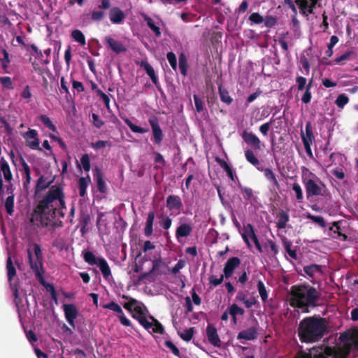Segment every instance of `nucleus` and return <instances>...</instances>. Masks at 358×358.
<instances>
[{
	"mask_svg": "<svg viewBox=\"0 0 358 358\" xmlns=\"http://www.w3.org/2000/svg\"><path fill=\"white\" fill-rule=\"evenodd\" d=\"M172 220L168 216H163L159 222V225L164 229H169L171 227Z\"/></svg>",
	"mask_w": 358,
	"mask_h": 358,
	"instance_id": "obj_62",
	"label": "nucleus"
},
{
	"mask_svg": "<svg viewBox=\"0 0 358 358\" xmlns=\"http://www.w3.org/2000/svg\"><path fill=\"white\" fill-rule=\"evenodd\" d=\"M109 18L113 24H120L125 18V15L120 8L113 7L109 11Z\"/></svg>",
	"mask_w": 358,
	"mask_h": 358,
	"instance_id": "obj_22",
	"label": "nucleus"
},
{
	"mask_svg": "<svg viewBox=\"0 0 358 358\" xmlns=\"http://www.w3.org/2000/svg\"><path fill=\"white\" fill-rule=\"evenodd\" d=\"M338 340L335 346L322 344L311 348L308 352L299 350L294 358H348L352 351L358 350V329L341 333Z\"/></svg>",
	"mask_w": 358,
	"mask_h": 358,
	"instance_id": "obj_2",
	"label": "nucleus"
},
{
	"mask_svg": "<svg viewBox=\"0 0 358 358\" xmlns=\"http://www.w3.org/2000/svg\"><path fill=\"white\" fill-rule=\"evenodd\" d=\"M65 194L60 185H54L43 196L37 200L30 217V222L38 227H50L52 229L64 226L62 220H55L59 216L65 217Z\"/></svg>",
	"mask_w": 358,
	"mask_h": 358,
	"instance_id": "obj_1",
	"label": "nucleus"
},
{
	"mask_svg": "<svg viewBox=\"0 0 358 358\" xmlns=\"http://www.w3.org/2000/svg\"><path fill=\"white\" fill-rule=\"evenodd\" d=\"M306 217L309 220H311L314 222L317 223L321 227H322V228L326 227V222H325V220L323 218V217L313 215L311 213H308L306 215Z\"/></svg>",
	"mask_w": 358,
	"mask_h": 358,
	"instance_id": "obj_47",
	"label": "nucleus"
},
{
	"mask_svg": "<svg viewBox=\"0 0 358 358\" xmlns=\"http://www.w3.org/2000/svg\"><path fill=\"white\" fill-rule=\"evenodd\" d=\"M238 187L241 189V191L244 194V199L250 201L252 198L253 190L251 188L244 187L241 185L238 186Z\"/></svg>",
	"mask_w": 358,
	"mask_h": 358,
	"instance_id": "obj_57",
	"label": "nucleus"
},
{
	"mask_svg": "<svg viewBox=\"0 0 358 358\" xmlns=\"http://www.w3.org/2000/svg\"><path fill=\"white\" fill-rule=\"evenodd\" d=\"M72 38L80 45H85L86 41L83 33L78 29H75L71 32Z\"/></svg>",
	"mask_w": 358,
	"mask_h": 358,
	"instance_id": "obj_44",
	"label": "nucleus"
},
{
	"mask_svg": "<svg viewBox=\"0 0 358 358\" xmlns=\"http://www.w3.org/2000/svg\"><path fill=\"white\" fill-rule=\"evenodd\" d=\"M5 208L8 214L13 215L14 212V194H12L6 198Z\"/></svg>",
	"mask_w": 358,
	"mask_h": 358,
	"instance_id": "obj_45",
	"label": "nucleus"
},
{
	"mask_svg": "<svg viewBox=\"0 0 358 358\" xmlns=\"http://www.w3.org/2000/svg\"><path fill=\"white\" fill-rule=\"evenodd\" d=\"M23 136L31 149L42 150L39 147V139L38 138V132L36 130L29 129L24 134Z\"/></svg>",
	"mask_w": 358,
	"mask_h": 358,
	"instance_id": "obj_13",
	"label": "nucleus"
},
{
	"mask_svg": "<svg viewBox=\"0 0 358 358\" xmlns=\"http://www.w3.org/2000/svg\"><path fill=\"white\" fill-rule=\"evenodd\" d=\"M148 312L147 308L142 303H139L138 306L134 307L132 317L136 319L138 322L141 318L147 317L146 313Z\"/></svg>",
	"mask_w": 358,
	"mask_h": 358,
	"instance_id": "obj_28",
	"label": "nucleus"
},
{
	"mask_svg": "<svg viewBox=\"0 0 358 358\" xmlns=\"http://www.w3.org/2000/svg\"><path fill=\"white\" fill-rule=\"evenodd\" d=\"M264 248L268 251L270 250L273 253V256H275L278 253V249L275 243L272 240H267L264 244Z\"/></svg>",
	"mask_w": 358,
	"mask_h": 358,
	"instance_id": "obj_50",
	"label": "nucleus"
},
{
	"mask_svg": "<svg viewBox=\"0 0 358 358\" xmlns=\"http://www.w3.org/2000/svg\"><path fill=\"white\" fill-rule=\"evenodd\" d=\"M148 122L152 128V141L154 144L160 145L163 141L164 134L159 124L158 118L152 115L149 117Z\"/></svg>",
	"mask_w": 358,
	"mask_h": 358,
	"instance_id": "obj_9",
	"label": "nucleus"
},
{
	"mask_svg": "<svg viewBox=\"0 0 358 358\" xmlns=\"http://www.w3.org/2000/svg\"><path fill=\"white\" fill-rule=\"evenodd\" d=\"M97 95L103 100L106 107L108 110H110V98L109 96L102 92L100 89L96 90Z\"/></svg>",
	"mask_w": 358,
	"mask_h": 358,
	"instance_id": "obj_61",
	"label": "nucleus"
},
{
	"mask_svg": "<svg viewBox=\"0 0 358 358\" xmlns=\"http://www.w3.org/2000/svg\"><path fill=\"white\" fill-rule=\"evenodd\" d=\"M40 120L43 122V124L48 128L50 130L52 131H57V128L52 122L51 120L46 115H41Z\"/></svg>",
	"mask_w": 358,
	"mask_h": 358,
	"instance_id": "obj_46",
	"label": "nucleus"
},
{
	"mask_svg": "<svg viewBox=\"0 0 358 358\" xmlns=\"http://www.w3.org/2000/svg\"><path fill=\"white\" fill-rule=\"evenodd\" d=\"M103 307V308L109 309L118 313L120 322L122 325L132 327L131 321L125 317L122 308L117 303L110 301V303L104 305Z\"/></svg>",
	"mask_w": 358,
	"mask_h": 358,
	"instance_id": "obj_11",
	"label": "nucleus"
},
{
	"mask_svg": "<svg viewBox=\"0 0 358 358\" xmlns=\"http://www.w3.org/2000/svg\"><path fill=\"white\" fill-rule=\"evenodd\" d=\"M352 53V52L350 51L344 53L343 55H341L340 57L336 58L334 60L330 61L329 62L327 63V64L334 65L336 64H340V63H342L343 62L348 60L350 59Z\"/></svg>",
	"mask_w": 358,
	"mask_h": 358,
	"instance_id": "obj_52",
	"label": "nucleus"
},
{
	"mask_svg": "<svg viewBox=\"0 0 358 358\" xmlns=\"http://www.w3.org/2000/svg\"><path fill=\"white\" fill-rule=\"evenodd\" d=\"M305 129V134L303 132H301V139L303 143H313V141H315V136L313 131L312 124L310 121L306 122Z\"/></svg>",
	"mask_w": 358,
	"mask_h": 358,
	"instance_id": "obj_25",
	"label": "nucleus"
},
{
	"mask_svg": "<svg viewBox=\"0 0 358 358\" xmlns=\"http://www.w3.org/2000/svg\"><path fill=\"white\" fill-rule=\"evenodd\" d=\"M1 51L2 52L3 57L0 58V63L3 70L6 71L10 62L9 54L5 48H1Z\"/></svg>",
	"mask_w": 358,
	"mask_h": 358,
	"instance_id": "obj_40",
	"label": "nucleus"
},
{
	"mask_svg": "<svg viewBox=\"0 0 358 358\" xmlns=\"http://www.w3.org/2000/svg\"><path fill=\"white\" fill-rule=\"evenodd\" d=\"M303 271L310 278H314L316 274L322 272L321 266L316 264L305 266Z\"/></svg>",
	"mask_w": 358,
	"mask_h": 358,
	"instance_id": "obj_36",
	"label": "nucleus"
},
{
	"mask_svg": "<svg viewBox=\"0 0 358 358\" xmlns=\"http://www.w3.org/2000/svg\"><path fill=\"white\" fill-rule=\"evenodd\" d=\"M0 83L3 88L7 90H13L14 88L13 83L10 77H0Z\"/></svg>",
	"mask_w": 358,
	"mask_h": 358,
	"instance_id": "obj_51",
	"label": "nucleus"
},
{
	"mask_svg": "<svg viewBox=\"0 0 358 358\" xmlns=\"http://www.w3.org/2000/svg\"><path fill=\"white\" fill-rule=\"evenodd\" d=\"M63 310L64 315L68 323L73 327L75 328V319L78 317V312L74 304H64Z\"/></svg>",
	"mask_w": 358,
	"mask_h": 358,
	"instance_id": "obj_16",
	"label": "nucleus"
},
{
	"mask_svg": "<svg viewBox=\"0 0 358 358\" xmlns=\"http://www.w3.org/2000/svg\"><path fill=\"white\" fill-rule=\"evenodd\" d=\"M249 20H250L251 22H252L255 24H262V22H264V19L263 16H262L259 13H253L250 15Z\"/></svg>",
	"mask_w": 358,
	"mask_h": 358,
	"instance_id": "obj_63",
	"label": "nucleus"
},
{
	"mask_svg": "<svg viewBox=\"0 0 358 358\" xmlns=\"http://www.w3.org/2000/svg\"><path fill=\"white\" fill-rule=\"evenodd\" d=\"M155 212L150 211L148 214V217L146 219L145 227L144 228V235L146 237H150L152 236L153 233V224L155 220Z\"/></svg>",
	"mask_w": 358,
	"mask_h": 358,
	"instance_id": "obj_27",
	"label": "nucleus"
},
{
	"mask_svg": "<svg viewBox=\"0 0 358 358\" xmlns=\"http://www.w3.org/2000/svg\"><path fill=\"white\" fill-rule=\"evenodd\" d=\"M83 256L85 262L89 265L93 266L98 264L99 257H96L92 252L84 251L83 252Z\"/></svg>",
	"mask_w": 358,
	"mask_h": 358,
	"instance_id": "obj_38",
	"label": "nucleus"
},
{
	"mask_svg": "<svg viewBox=\"0 0 358 358\" xmlns=\"http://www.w3.org/2000/svg\"><path fill=\"white\" fill-rule=\"evenodd\" d=\"M105 12L101 10H93L91 13V19L95 22H99L103 19Z\"/></svg>",
	"mask_w": 358,
	"mask_h": 358,
	"instance_id": "obj_59",
	"label": "nucleus"
},
{
	"mask_svg": "<svg viewBox=\"0 0 358 358\" xmlns=\"http://www.w3.org/2000/svg\"><path fill=\"white\" fill-rule=\"evenodd\" d=\"M303 182L308 198L324 194L325 185L320 179L308 169L303 173Z\"/></svg>",
	"mask_w": 358,
	"mask_h": 358,
	"instance_id": "obj_7",
	"label": "nucleus"
},
{
	"mask_svg": "<svg viewBox=\"0 0 358 358\" xmlns=\"http://www.w3.org/2000/svg\"><path fill=\"white\" fill-rule=\"evenodd\" d=\"M331 231L330 236L333 238H336L340 241H345L347 240L348 236L341 231L340 222H334L332 226L329 227Z\"/></svg>",
	"mask_w": 358,
	"mask_h": 358,
	"instance_id": "obj_23",
	"label": "nucleus"
},
{
	"mask_svg": "<svg viewBox=\"0 0 358 358\" xmlns=\"http://www.w3.org/2000/svg\"><path fill=\"white\" fill-rule=\"evenodd\" d=\"M179 69L181 73L185 76L187 72V59L182 53L179 56Z\"/></svg>",
	"mask_w": 358,
	"mask_h": 358,
	"instance_id": "obj_49",
	"label": "nucleus"
},
{
	"mask_svg": "<svg viewBox=\"0 0 358 358\" xmlns=\"http://www.w3.org/2000/svg\"><path fill=\"white\" fill-rule=\"evenodd\" d=\"M140 302L134 298H129L128 302L124 303L123 307L130 313L134 310V307L138 306Z\"/></svg>",
	"mask_w": 358,
	"mask_h": 358,
	"instance_id": "obj_58",
	"label": "nucleus"
},
{
	"mask_svg": "<svg viewBox=\"0 0 358 358\" xmlns=\"http://www.w3.org/2000/svg\"><path fill=\"white\" fill-rule=\"evenodd\" d=\"M257 290L262 302L266 303L268 300V292L264 282L261 280L257 282Z\"/></svg>",
	"mask_w": 358,
	"mask_h": 358,
	"instance_id": "obj_43",
	"label": "nucleus"
},
{
	"mask_svg": "<svg viewBox=\"0 0 358 358\" xmlns=\"http://www.w3.org/2000/svg\"><path fill=\"white\" fill-rule=\"evenodd\" d=\"M258 331L256 327H251L240 331L237 335L238 340L253 341L257 338Z\"/></svg>",
	"mask_w": 358,
	"mask_h": 358,
	"instance_id": "obj_21",
	"label": "nucleus"
},
{
	"mask_svg": "<svg viewBox=\"0 0 358 358\" xmlns=\"http://www.w3.org/2000/svg\"><path fill=\"white\" fill-rule=\"evenodd\" d=\"M206 336L209 343L215 347L221 346V341L218 336L217 329L212 324H208L206 327Z\"/></svg>",
	"mask_w": 358,
	"mask_h": 358,
	"instance_id": "obj_17",
	"label": "nucleus"
},
{
	"mask_svg": "<svg viewBox=\"0 0 358 358\" xmlns=\"http://www.w3.org/2000/svg\"><path fill=\"white\" fill-rule=\"evenodd\" d=\"M241 259L237 257L229 258L225 263L223 268L224 278H229L232 276L234 271L241 265Z\"/></svg>",
	"mask_w": 358,
	"mask_h": 358,
	"instance_id": "obj_12",
	"label": "nucleus"
},
{
	"mask_svg": "<svg viewBox=\"0 0 358 358\" xmlns=\"http://www.w3.org/2000/svg\"><path fill=\"white\" fill-rule=\"evenodd\" d=\"M349 102V98L345 94H341L336 99L335 103L338 108H343Z\"/></svg>",
	"mask_w": 358,
	"mask_h": 358,
	"instance_id": "obj_53",
	"label": "nucleus"
},
{
	"mask_svg": "<svg viewBox=\"0 0 358 358\" xmlns=\"http://www.w3.org/2000/svg\"><path fill=\"white\" fill-rule=\"evenodd\" d=\"M194 331V328L190 327L188 329H185L182 332L178 331V334L183 341L189 342L192 339Z\"/></svg>",
	"mask_w": 358,
	"mask_h": 358,
	"instance_id": "obj_42",
	"label": "nucleus"
},
{
	"mask_svg": "<svg viewBox=\"0 0 358 358\" xmlns=\"http://www.w3.org/2000/svg\"><path fill=\"white\" fill-rule=\"evenodd\" d=\"M166 207L170 210H181L183 205L180 197L178 195H169L166 199Z\"/></svg>",
	"mask_w": 358,
	"mask_h": 358,
	"instance_id": "obj_20",
	"label": "nucleus"
},
{
	"mask_svg": "<svg viewBox=\"0 0 358 358\" xmlns=\"http://www.w3.org/2000/svg\"><path fill=\"white\" fill-rule=\"evenodd\" d=\"M192 228L188 224H182L176 229V236L178 239L182 237H187L190 235Z\"/></svg>",
	"mask_w": 358,
	"mask_h": 358,
	"instance_id": "obj_34",
	"label": "nucleus"
},
{
	"mask_svg": "<svg viewBox=\"0 0 358 358\" xmlns=\"http://www.w3.org/2000/svg\"><path fill=\"white\" fill-rule=\"evenodd\" d=\"M34 252L35 255V259L33 257V255L31 251L28 249L27 250V256H28V262L30 266V268L35 273L36 278L41 282V283L45 287L48 292L50 293L56 292L55 287L52 284H44L43 280V254L41 246L37 243L33 244Z\"/></svg>",
	"mask_w": 358,
	"mask_h": 358,
	"instance_id": "obj_5",
	"label": "nucleus"
},
{
	"mask_svg": "<svg viewBox=\"0 0 358 358\" xmlns=\"http://www.w3.org/2000/svg\"><path fill=\"white\" fill-rule=\"evenodd\" d=\"M164 345L166 347H167L169 349L171 350V351L172 352V353L179 357V358H183L181 357L180 355V350L179 349L173 344V343L171 341H166L164 342Z\"/></svg>",
	"mask_w": 358,
	"mask_h": 358,
	"instance_id": "obj_56",
	"label": "nucleus"
},
{
	"mask_svg": "<svg viewBox=\"0 0 358 358\" xmlns=\"http://www.w3.org/2000/svg\"><path fill=\"white\" fill-rule=\"evenodd\" d=\"M218 93L222 102L228 106L232 103L233 98L229 95V91L222 84L218 86Z\"/></svg>",
	"mask_w": 358,
	"mask_h": 358,
	"instance_id": "obj_33",
	"label": "nucleus"
},
{
	"mask_svg": "<svg viewBox=\"0 0 358 358\" xmlns=\"http://www.w3.org/2000/svg\"><path fill=\"white\" fill-rule=\"evenodd\" d=\"M103 43L106 47L116 54H120L127 51V48L120 42L110 36H106Z\"/></svg>",
	"mask_w": 358,
	"mask_h": 358,
	"instance_id": "obj_14",
	"label": "nucleus"
},
{
	"mask_svg": "<svg viewBox=\"0 0 358 358\" xmlns=\"http://www.w3.org/2000/svg\"><path fill=\"white\" fill-rule=\"evenodd\" d=\"M278 219V222H276V227L279 229H283L286 227L287 223L289 220V214L284 211L283 210H280L276 215Z\"/></svg>",
	"mask_w": 358,
	"mask_h": 358,
	"instance_id": "obj_31",
	"label": "nucleus"
},
{
	"mask_svg": "<svg viewBox=\"0 0 358 358\" xmlns=\"http://www.w3.org/2000/svg\"><path fill=\"white\" fill-rule=\"evenodd\" d=\"M6 271L8 280L10 282L13 278L16 276V269L13 265L10 256H8L6 261Z\"/></svg>",
	"mask_w": 358,
	"mask_h": 358,
	"instance_id": "obj_37",
	"label": "nucleus"
},
{
	"mask_svg": "<svg viewBox=\"0 0 358 358\" xmlns=\"http://www.w3.org/2000/svg\"><path fill=\"white\" fill-rule=\"evenodd\" d=\"M164 266V263L163 262L161 257H159L158 259H155L152 262V269L150 270V273L159 274V271L160 268H162Z\"/></svg>",
	"mask_w": 358,
	"mask_h": 358,
	"instance_id": "obj_48",
	"label": "nucleus"
},
{
	"mask_svg": "<svg viewBox=\"0 0 358 358\" xmlns=\"http://www.w3.org/2000/svg\"><path fill=\"white\" fill-rule=\"evenodd\" d=\"M54 179H50L49 177H47L44 175H41L36 181V184L34 187V195L37 196V195L43 190L49 188L50 189L52 183L53 182ZM50 189H48L49 191Z\"/></svg>",
	"mask_w": 358,
	"mask_h": 358,
	"instance_id": "obj_15",
	"label": "nucleus"
},
{
	"mask_svg": "<svg viewBox=\"0 0 358 358\" xmlns=\"http://www.w3.org/2000/svg\"><path fill=\"white\" fill-rule=\"evenodd\" d=\"M0 169L3 174L6 182H10L13 180V175L10 169L8 163L3 157L0 159Z\"/></svg>",
	"mask_w": 358,
	"mask_h": 358,
	"instance_id": "obj_30",
	"label": "nucleus"
},
{
	"mask_svg": "<svg viewBox=\"0 0 358 358\" xmlns=\"http://www.w3.org/2000/svg\"><path fill=\"white\" fill-rule=\"evenodd\" d=\"M91 182V179L88 175L87 177H81L78 180L79 195L82 197L85 196L87 192V188Z\"/></svg>",
	"mask_w": 358,
	"mask_h": 358,
	"instance_id": "obj_35",
	"label": "nucleus"
},
{
	"mask_svg": "<svg viewBox=\"0 0 358 358\" xmlns=\"http://www.w3.org/2000/svg\"><path fill=\"white\" fill-rule=\"evenodd\" d=\"M244 142L252 148V151H260L264 145L260 139L253 133L243 131L241 134ZM252 150V149H250Z\"/></svg>",
	"mask_w": 358,
	"mask_h": 358,
	"instance_id": "obj_10",
	"label": "nucleus"
},
{
	"mask_svg": "<svg viewBox=\"0 0 358 358\" xmlns=\"http://www.w3.org/2000/svg\"><path fill=\"white\" fill-rule=\"evenodd\" d=\"M94 176L96 182L98 190L101 193H105L106 192L107 187L103 178V173L99 168H95Z\"/></svg>",
	"mask_w": 358,
	"mask_h": 358,
	"instance_id": "obj_24",
	"label": "nucleus"
},
{
	"mask_svg": "<svg viewBox=\"0 0 358 358\" xmlns=\"http://www.w3.org/2000/svg\"><path fill=\"white\" fill-rule=\"evenodd\" d=\"M20 163L23 168L24 173H22V185L24 191L27 192L29 188V184L31 182V170L28 164L25 162L24 158L21 157Z\"/></svg>",
	"mask_w": 358,
	"mask_h": 358,
	"instance_id": "obj_19",
	"label": "nucleus"
},
{
	"mask_svg": "<svg viewBox=\"0 0 358 358\" xmlns=\"http://www.w3.org/2000/svg\"><path fill=\"white\" fill-rule=\"evenodd\" d=\"M215 162L224 170L227 176L233 181L235 180V178H237L236 175L234 173L231 166L227 164V162L221 159L219 157H216L215 158Z\"/></svg>",
	"mask_w": 358,
	"mask_h": 358,
	"instance_id": "obj_29",
	"label": "nucleus"
},
{
	"mask_svg": "<svg viewBox=\"0 0 358 358\" xmlns=\"http://www.w3.org/2000/svg\"><path fill=\"white\" fill-rule=\"evenodd\" d=\"M138 65H139L142 69H143L148 76L151 79L152 82L155 84V85L158 88L159 87V82L157 76L155 73V69L153 67L148 63L147 59L141 60L139 62H136Z\"/></svg>",
	"mask_w": 358,
	"mask_h": 358,
	"instance_id": "obj_18",
	"label": "nucleus"
},
{
	"mask_svg": "<svg viewBox=\"0 0 358 358\" xmlns=\"http://www.w3.org/2000/svg\"><path fill=\"white\" fill-rule=\"evenodd\" d=\"M80 163L85 171L88 172L90 171V159L88 154H84L80 158Z\"/></svg>",
	"mask_w": 358,
	"mask_h": 358,
	"instance_id": "obj_54",
	"label": "nucleus"
},
{
	"mask_svg": "<svg viewBox=\"0 0 358 358\" xmlns=\"http://www.w3.org/2000/svg\"><path fill=\"white\" fill-rule=\"evenodd\" d=\"M327 325L326 318L320 315L306 317L298 325V337L303 343H317L327 334Z\"/></svg>",
	"mask_w": 358,
	"mask_h": 358,
	"instance_id": "obj_3",
	"label": "nucleus"
},
{
	"mask_svg": "<svg viewBox=\"0 0 358 358\" xmlns=\"http://www.w3.org/2000/svg\"><path fill=\"white\" fill-rule=\"evenodd\" d=\"M245 157L247 162L255 166L258 171L264 172L265 178L271 184V191L277 192L280 189V185L275 174L272 169L260 166V162L252 150H246L245 151Z\"/></svg>",
	"mask_w": 358,
	"mask_h": 358,
	"instance_id": "obj_6",
	"label": "nucleus"
},
{
	"mask_svg": "<svg viewBox=\"0 0 358 358\" xmlns=\"http://www.w3.org/2000/svg\"><path fill=\"white\" fill-rule=\"evenodd\" d=\"M289 294V305L305 313H308L310 308L316 307L320 298L315 287L305 284L292 286Z\"/></svg>",
	"mask_w": 358,
	"mask_h": 358,
	"instance_id": "obj_4",
	"label": "nucleus"
},
{
	"mask_svg": "<svg viewBox=\"0 0 358 358\" xmlns=\"http://www.w3.org/2000/svg\"><path fill=\"white\" fill-rule=\"evenodd\" d=\"M245 232L248 234L250 238L254 242L256 248L259 252H262V247L258 240L257 236L256 235L255 232V229L253 226L251 224H248L246 226H245Z\"/></svg>",
	"mask_w": 358,
	"mask_h": 358,
	"instance_id": "obj_26",
	"label": "nucleus"
},
{
	"mask_svg": "<svg viewBox=\"0 0 358 358\" xmlns=\"http://www.w3.org/2000/svg\"><path fill=\"white\" fill-rule=\"evenodd\" d=\"M96 265L99 267L103 278L108 280L111 275V270L106 260L103 257H99Z\"/></svg>",
	"mask_w": 358,
	"mask_h": 358,
	"instance_id": "obj_32",
	"label": "nucleus"
},
{
	"mask_svg": "<svg viewBox=\"0 0 358 358\" xmlns=\"http://www.w3.org/2000/svg\"><path fill=\"white\" fill-rule=\"evenodd\" d=\"M125 124L129 127V129L134 132V133H139V134H144L147 133L149 131L148 128H142L141 127H138L136 124H134L130 120L125 119L124 120Z\"/></svg>",
	"mask_w": 358,
	"mask_h": 358,
	"instance_id": "obj_41",
	"label": "nucleus"
},
{
	"mask_svg": "<svg viewBox=\"0 0 358 358\" xmlns=\"http://www.w3.org/2000/svg\"><path fill=\"white\" fill-rule=\"evenodd\" d=\"M148 318L152 321L149 322L147 317L141 318L139 320L140 324L150 333L151 332L150 330L152 329L153 333L164 334L165 330L162 324L152 315H149Z\"/></svg>",
	"mask_w": 358,
	"mask_h": 358,
	"instance_id": "obj_8",
	"label": "nucleus"
},
{
	"mask_svg": "<svg viewBox=\"0 0 358 358\" xmlns=\"http://www.w3.org/2000/svg\"><path fill=\"white\" fill-rule=\"evenodd\" d=\"M292 190L296 194V199L299 201H301L303 197L302 189H301L300 185L298 183H294L292 185Z\"/></svg>",
	"mask_w": 358,
	"mask_h": 358,
	"instance_id": "obj_64",
	"label": "nucleus"
},
{
	"mask_svg": "<svg viewBox=\"0 0 358 358\" xmlns=\"http://www.w3.org/2000/svg\"><path fill=\"white\" fill-rule=\"evenodd\" d=\"M229 313L234 314L235 315H243L245 310L243 308L239 307L236 303H233L229 307Z\"/></svg>",
	"mask_w": 358,
	"mask_h": 358,
	"instance_id": "obj_55",
	"label": "nucleus"
},
{
	"mask_svg": "<svg viewBox=\"0 0 358 358\" xmlns=\"http://www.w3.org/2000/svg\"><path fill=\"white\" fill-rule=\"evenodd\" d=\"M166 57L172 69L176 71L177 69V59L176 55L173 52H169L167 53Z\"/></svg>",
	"mask_w": 358,
	"mask_h": 358,
	"instance_id": "obj_60",
	"label": "nucleus"
},
{
	"mask_svg": "<svg viewBox=\"0 0 358 358\" xmlns=\"http://www.w3.org/2000/svg\"><path fill=\"white\" fill-rule=\"evenodd\" d=\"M144 20L146 22L148 27L155 33V36L157 37L161 36L162 33L160 28L155 24L153 20L150 17L146 15L144 17Z\"/></svg>",
	"mask_w": 358,
	"mask_h": 358,
	"instance_id": "obj_39",
	"label": "nucleus"
}]
</instances>
